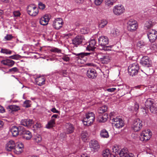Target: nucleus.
Returning <instances> with one entry per match:
<instances>
[{
  "mask_svg": "<svg viewBox=\"0 0 157 157\" xmlns=\"http://www.w3.org/2000/svg\"><path fill=\"white\" fill-rule=\"evenodd\" d=\"M98 42L101 46L102 47V49L105 51L111 50L113 45L106 46L109 43L108 37L105 36H101L98 39Z\"/></svg>",
  "mask_w": 157,
  "mask_h": 157,
  "instance_id": "nucleus-1",
  "label": "nucleus"
},
{
  "mask_svg": "<svg viewBox=\"0 0 157 157\" xmlns=\"http://www.w3.org/2000/svg\"><path fill=\"white\" fill-rule=\"evenodd\" d=\"M94 114L92 112H88L86 114V117L83 120V123L84 125L89 126L94 121Z\"/></svg>",
  "mask_w": 157,
  "mask_h": 157,
  "instance_id": "nucleus-2",
  "label": "nucleus"
},
{
  "mask_svg": "<svg viewBox=\"0 0 157 157\" xmlns=\"http://www.w3.org/2000/svg\"><path fill=\"white\" fill-rule=\"evenodd\" d=\"M151 135V132L150 130H145L141 133L140 136V140L141 141L146 142L150 139Z\"/></svg>",
  "mask_w": 157,
  "mask_h": 157,
  "instance_id": "nucleus-3",
  "label": "nucleus"
},
{
  "mask_svg": "<svg viewBox=\"0 0 157 157\" xmlns=\"http://www.w3.org/2000/svg\"><path fill=\"white\" fill-rule=\"evenodd\" d=\"M139 70L138 64L135 63L130 64L128 67V71L130 75L133 76L136 75Z\"/></svg>",
  "mask_w": 157,
  "mask_h": 157,
  "instance_id": "nucleus-4",
  "label": "nucleus"
},
{
  "mask_svg": "<svg viewBox=\"0 0 157 157\" xmlns=\"http://www.w3.org/2000/svg\"><path fill=\"white\" fill-rule=\"evenodd\" d=\"M74 54L78 56L77 58V59L76 61V62H77L78 64L82 63L81 62V58H82L84 56H88L93 57L94 56H95L96 55V53L93 52L90 53L82 52L79 53H74Z\"/></svg>",
  "mask_w": 157,
  "mask_h": 157,
  "instance_id": "nucleus-5",
  "label": "nucleus"
},
{
  "mask_svg": "<svg viewBox=\"0 0 157 157\" xmlns=\"http://www.w3.org/2000/svg\"><path fill=\"white\" fill-rule=\"evenodd\" d=\"M27 10L28 14L31 16H35L39 13L38 9L34 4L29 5L27 7Z\"/></svg>",
  "mask_w": 157,
  "mask_h": 157,
  "instance_id": "nucleus-6",
  "label": "nucleus"
},
{
  "mask_svg": "<svg viewBox=\"0 0 157 157\" xmlns=\"http://www.w3.org/2000/svg\"><path fill=\"white\" fill-rule=\"evenodd\" d=\"M142 126V121L139 119L137 118L133 121L132 128L135 131L137 132L141 129Z\"/></svg>",
  "mask_w": 157,
  "mask_h": 157,
  "instance_id": "nucleus-7",
  "label": "nucleus"
},
{
  "mask_svg": "<svg viewBox=\"0 0 157 157\" xmlns=\"http://www.w3.org/2000/svg\"><path fill=\"white\" fill-rule=\"evenodd\" d=\"M97 57L100 61L102 63L107 64L110 61V57L107 54L99 53L97 55Z\"/></svg>",
  "mask_w": 157,
  "mask_h": 157,
  "instance_id": "nucleus-8",
  "label": "nucleus"
},
{
  "mask_svg": "<svg viewBox=\"0 0 157 157\" xmlns=\"http://www.w3.org/2000/svg\"><path fill=\"white\" fill-rule=\"evenodd\" d=\"M91 151L93 153L98 152L100 148L99 144L97 140H93L89 143Z\"/></svg>",
  "mask_w": 157,
  "mask_h": 157,
  "instance_id": "nucleus-9",
  "label": "nucleus"
},
{
  "mask_svg": "<svg viewBox=\"0 0 157 157\" xmlns=\"http://www.w3.org/2000/svg\"><path fill=\"white\" fill-rule=\"evenodd\" d=\"M113 122V124L117 128H122L124 125V123L122 120L119 118H113L112 119Z\"/></svg>",
  "mask_w": 157,
  "mask_h": 157,
  "instance_id": "nucleus-10",
  "label": "nucleus"
},
{
  "mask_svg": "<svg viewBox=\"0 0 157 157\" xmlns=\"http://www.w3.org/2000/svg\"><path fill=\"white\" fill-rule=\"evenodd\" d=\"M84 40V38L83 36H77L72 39V44L75 47H77L82 43Z\"/></svg>",
  "mask_w": 157,
  "mask_h": 157,
  "instance_id": "nucleus-11",
  "label": "nucleus"
},
{
  "mask_svg": "<svg viewBox=\"0 0 157 157\" xmlns=\"http://www.w3.org/2000/svg\"><path fill=\"white\" fill-rule=\"evenodd\" d=\"M127 28L130 31H135L137 28L136 21L133 19L130 20L127 23Z\"/></svg>",
  "mask_w": 157,
  "mask_h": 157,
  "instance_id": "nucleus-12",
  "label": "nucleus"
},
{
  "mask_svg": "<svg viewBox=\"0 0 157 157\" xmlns=\"http://www.w3.org/2000/svg\"><path fill=\"white\" fill-rule=\"evenodd\" d=\"M63 24L62 18H57L53 21V26L55 29L58 30L62 27Z\"/></svg>",
  "mask_w": 157,
  "mask_h": 157,
  "instance_id": "nucleus-13",
  "label": "nucleus"
},
{
  "mask_svg": "<svg viewBox=\"0 0 157 157\" xmlns=\"http://www.w3.org/2000/svg\"><path fill=\"white\" fill-rule=\"evenodd\" d=\"M147 36L150 41L154 42L157 38V31L153 29L150 30L147 33Z\"/></svg>",
  "mask_w": 157,
  "mask_h": 157,
  "instance_id": "nucleus-14",
  "label": "nucleus"
},
{
  "mask_svg": "<svg viewBox=\"0 0 157 157\" xmlns=\"http://www.w3.org/2000/svg\"><path fill=\"white\" fill-rule=\"evenodd\" d=\"M113 11L115 15H120L124 12V9L122 5H117L113 7Z\"/></svg>",
  "mask_w": 157,
  "mask_h": 157,
  "instance_id": "nucleus-15",
  "label": "nucleus"
},
{
  "mask_svg": "<svg viewBox=\"0 0 157 157\" xmlns=\"http://www.w3.org/2000/svg\"><path fill=\"white\" fill-rule=\"evenodd\" d=\"M24 147V145L21 142L17 143L13 150L14 153L17 154H20L23 151Z\"/></svg>",
  "mask_w": 157,
  "mask_h": 157,
  "instance_id": "nucleus-16",
  "label": "nucleus"
},
{
  "mask_svg": "<svg viewBox=\"0 0 157 157\" xmlns=\"http://www.w3.org/2000/svg\"><path fill=\"white\" fill-rule=\"evenodd\" d=\"M140 63L144 66L149 67L151 65V61L148 56H144L141 58Z\"/></svg>",
  "mask_w": 157,
  "mask_h": 157,
  "instance_id": "nucleus-17",
  "label": "nucleus"
},
{
  "mask_svg": "<svg viewBox=\"0 0 157 157\" xmlns=\"http://www.w3.org/2000/svg\"><path fill=\"white\" fill-rule=\"evenodd\" d=\"M50 19V16L48 14H45L40 19V23L41 25H46L48 24Z\"/></svg>",
  "mask_w": 157,
  "mask_h": 157,
  "instance_id": "nucleus-18",
  "label": "nucleus"
},
{
  "mask_svg": "<svg viewBox=\"0 0 157 157\" xmlns=\"http://www.w3.org/2000/svg\"><path fill=\"white\" fill-rule=\"evenodd\" d=\"M22 129V130L21 133L22 135V138L26 140H30L32 136L31 133L29 131L23 129V128Z\"/></svg>",
  "mask_w": 157,
  "mask_h": 157,
  "instance_id": "nucleus-19",
  "label": "nucleus"
},
{
  "mask_svg": "<svg viewBox=\"0 0 157 157\" xmlns=\"http://www.w3.org/2000/svg\"><path fill=\"white\" fill-rule=\"evenodd\" d=\"M97 75L96 70L94 69H89L87 72V76L90 78L95 79Z\"/></svg>",
  "mask_w": 157,
  "mask_h": 157,
  "instance_id": "nucleus-20",
  "label": "nucleus"
},
{
  "mask_svg": "<svg viewBox=\"0 0 157 157\" xmlns=\"http://www.w3.org/2000/svg\"><path fill=\"white\" fill-rule=\"evenodd\" d=\"M15 143L12 140H10L6 144L5 148L6 151H10L14 150L15 147Z\"/></svg>",
  "mask_w": 157,
  "mask_h": 157,
  "instance_id": "nucleus-21",
  "label": "nucleus"
},
{
  "mask_svg": "<svg viewBox=\"0 0 157 157\" xmlns=\"http://www.w3.org/2000/svg\"><path fill=\"white\" fill-rule=\"evenodd\" d=\"M96 41L94 39L91 40L89 42V44L86 48L88 51H93L96 48Z\"/></svg>",
  "mask_w": 157,
  "mask_h": 157,
  "instance_id": "nucleus-22",
  "label": "nucleus"
},
{
  "mask_svg": "<svg viewBox=\"0 0 157 157\" xmlns=\"http://www.w3.org/2000/svg\"><path fill=\"white\" fill-rule=\"evenodd\" d=\"M35 82L36 84L39 86H41L45 83V78L43 76H39L35 79Z\"/></svg>",
  "mask_w": 157,
  "mask_h": 157,
  "instance_id": "nucleus-23",
  "label": "nucleus"
},
{
  "mask_svg": "<svg viewBox=\"0 0 157 157\" xmlns=\"http://www.w3.org/2000/svg\"><path fill=\"white\" fill-rule=\"evenodd\" d=\"M21 123V125L29 127L33 124V121L32 120L24 119L22 120Z\"/></svg>",
  "mask_w": 157,
  "mask_h": 157,
  "instance_id": "nucleus-24",
  "label": "nucleus"
},
{
  "mask_svg": "<svg viewBox=\"0 0 157 157\" xmlns=\"http://www.w3.org/2000/svg\"><path fill=\"white\" fill-rule=\"evenodd\" d=\"M65 132L67 134H69L72 133L74 130V128L73 125L70 123H66L65 125Z\"/></svg>",
  "mask_w": 157,
  "mask_h": 157,
  "instance_id": "nucleus-25",
  "label": "nucleus"
},
{
  "mask_svg": "<svg viewBox=\"0 0 157 157\" xmlns=\"http://www.w3.org/2000/svg\"><path fill=\"white\" fill-rule=\"evenodd\" d=\"M1 63L4 65H6L9 67H12L14 64L15 62L13 60L9 59H6L2 60Z\"/></svg>",
  "mask_w": 157,
  "mask_h": 157,
  "instance_id": "nucleus-26",
  "label": "nucleus"
},
{
  "mask_svg": "<svg viewBox=\"0 0 157 157\" xmlns=\"http://www.w3.org/2000/svg\"><path fill=\"white\" fill-rule=\"evenodd\" d=\"M10 131L12 136L14 137H16L18 136L19 133H20L21 131L19 130V128L16 126H13L10 129Z\"/></svg>",
  "mask_w": 157,
  "mask_h": 157,
  "instance_id": "nucleus-27",
  "label": "nucleus"
},
{
  "mask_svg": "<svg viewBox=\"0 0 157 157\" xmlns=\"http://www.w3.org/2000/svg\"><path fill=\"white\" fill-rule=\"evenodd\" d=\"M100 136L101 137L103 138H108L109 137V135L107 131L105 129H103L100 131Z\"/></svg>",
  "mask_w": 157,
  "mask_h": 157,
  "instance_id": "nucleus-28",
  "label": "nucleus"
},
{
  "mask_svg": "<svg viewBox=\"0 0 157 157\" xmlns=\"http://www.w3.org/2000/svg\"><path fill=\"white\" fill-rule=\"evenodd\" d=\"M128 153L126 149L123 148L120 151L119 154L120 157H126Z\"/></svg>",
  "mask_w": 157,
  "mask_h": 157,
  "instance_id": "nucleus-29",
  "label": "nucleus"
},
{
  "mask_svg": "<svg viewBox=\"0 0 157 157\" xmlns=\"http://www.w3.org/2000/svg\"><path fill=\"white\" fill-rule=\"evenodd\" d=\"M116 2L115 0H105V4L106 6L111 7Z\"/></svg>",
  "mask_w": 157,
  "mask_h": 157,
  "instance_id": "nucleus-30",
  "label": "nucleus"
},
{
  "mask_svg": "<svg viewBox=\"0 0 157 157\" xmlns=\"http://www.w3.org/2000/svg\"><path fill=\"white\" fill-rule=\"evenodd\" d=\"M153 101L151 100L150 99H147L145 103V105L146 108H153Z\"/></svg>",
  "mask_w": 157,
  "mask_h": 157,
  "instance_id": "nucleus-31",
  "label": "nucleus"
},
{
  "mask_svg": "<svg viewBox=\"0 0 157 157\" xmlns=\"http://www.w3.org/2000/svg\"><path fill=\"white\" fill-rule=\"evenodd\" d=\"M55 119H51L48 122V124L46 125V127L47 128H49L53 127L55 124Z\"/></svg>",
  "mask_w": 157,
  "mask_h": 157,
  "instance_id": "nucleus-32",
  "label": "nucleus"
},
{
  "mask_svg": "<svg viewBox=\"0 0 157 157\" xmlns=\"http://www.w3.org/2000/svg\"><path fill=\"white\" fill-rule=\"evenodd\" d=\"M107 117L106 115H100L98 118V120L100 122H105L107 121Z\"/></svg>",
  "mask_w": 157,
  "mask_h": 157,
  "instance_id": "nucleus-33",
  "label": "nucleus"
},
{
  "mask_svg": "<svg viewBox=\"0 0 157 157\" xmlns=\"http://www.w3.org/2000/svg\"><path fill=\"white\" fill-rule=\"evenodd\" d=\"M153 25V23L151 21L149 20L146 22L145 24V29H148L151 27Z\"/></svg>",
  "mask_w": 157,
  "mask_h": 157,
  "instance_id": "nucleus-34",
  "label": "nucleus"
},
{
  "mask_svg": "<svg viewBox=\"0 0 157 157\" xmlns=\"http://www.w3.org/2000/svg\"><path fill=\"white\" fill-rule=\"evenodd\" d=\"M111 154L109 149H106L102 152V155L104 157H108Z\"/></svg>",
  "mask_w": 157,
  "mask_h": 157,
  "instance_id": "nucleus-35",
  "label": "nucleus"
},
{
  "mask_svg": "<svg viewBox=\"0 0 157 157\" xmlns=\"http://www.w3.org/2000/svg\"><path fill=\"white\" fill-rule=\"evenodd\" d=\"M88 133L86 131H83L82 132L81 138L84 141L87 139L88 136Z\"/></svg>",
  "mask_w": 157,
  "mask_h": 157,
  "instance_id": "nucleus-36",
  "label": "nucleus"
},
{
  "mask_svg": "<svg viewBox=\"0 0 157 157\" xmlns=\"http://www.w3.org/2000/svg\"><path fill=\"white\" fill-rule=\"evenodd\" d=\"M108 22L105 20H101V22L99 25V27L102 28H104L107 24Z\"/></svg>",
  "mask_w": 157,
  "mask_h": 157,
  "instance_id": "nucleus-37",
  "label": "nucleus"
},
{
  "mask_svg": "<svg viewBox=\"0 0 157 157\" xmlns=\"http://www.w3.org/2000/svg\"><path fill=\"white\" fill-rule=\"evenodd\" d=\"M119 86H120V88H109L107 90L108 91V92H113L114 91L116 90L117 89V90H120L122 89L123 88V86L122 85H119Z\"/></svg>",
  "mask_w": 157,
  "mask_h": 157,
  "instance_id": "nucleus-38",
  "label": "nucleus"
},
{
  "mask_svg": "<svg viewBox=\"0 0 157 157\" xmlns=\"http://www.w3.org/2000/svg\"><path fill=\"white\" fill-rule=\"evenodd\" d=\"M119 34V31L117 29H113L111 33V35L114 37H116Z\"/></svg>",
  "mask_w": 157,
  "mask_h": 157,
  "instance_id": "nucleus-39",
  "label": "nucleus"
},
{
  "mask_svg": "<svg viewBox=\"0 0 157 157\" xmlns=\"http://www.w3.org/2000/svg\"><path fill=\"white\" fill-rule=\"evenodd\" d=\"M31 101L27 100L25 101L23 104V106L24 107L28 108L31 107Z\"/></svg>",
  "mask_w": 157,
  "mask_h": 157,
  "instance_id": "nucleus-40",
  "label": "nucleus"
},
{
  "mask_svg": "<svg viewBox=\"0 0 157 157\" xmlns=\"http://www.w3.org/2000/svg\"><path fill=\"white\" fill-rule=\"evenodd\" d=\"M0 52L2 53L9 54H10L12 53L11 51L5 48H2Z\"/></svg>",
  "mask_w": 157,
  "mask_h": 157,
  "instance_id": "nucleus-41",
  "label": "nucleus"
},
{
  "mask_svg": "<svg viewBox=\"0 0 157 157\" xmlns=\"http://www.w3.org/2000/svg\"><path fill=\"white\" fill-rule=\"evenodd\" d=\"M118 115V113L116 112H112L110 113V118L112 120V119L113 118H116L117 117H117Z\"/></svg>",
  "mask_w": 157,
  "mask_h": 157,
  "instance_id": "nucleus-42",
  "label": "nucleus"
},
{
  "mask_svg": "<svg viewBox=\"0 0 157 157\" xmlns=\"http://www.w3.org/2000/svg\"><path fill=\"white\" fill-rule=\"evenodd\" d=\"M35 141L37 143H39L41 142L42 138L41 136L39 135L36 136L34 138Z\"/></svg>",
  "mask_w": 157,
  "mask_h": 157,
  "instance_id": "nucleus-43",
  "label": "nucleus"
},
{
  "mask_svg": "<svg viewBox=\"0 0 157 157\" xmlns=\"http://www.w3.org/2000/svg\"><path fill=\"white\" fill-rule=\"evenodd\" d=\"M145 45L144 42L142 41H139L137 43V46L139 48H141Z\"/></svg>",
  "mask_w": 157,
  "mask_h": 157,
  "instance_id": "nucleus-44",
  "label": "nucleus"
},
{
  "mask_svg": "<svg viewBox=\"0 0 157 157\" xmlns=\"http://www.w3.org/2000/svg\"><path fill=\"white\" fill-rule=\"evenodd\" d=\"M112 150L113 152L115 153L116 154H119V148L117 146H114L113 147Z\"/></svg>",
  "mask_w": 157,
  "mask_h": 157,
  "instance_id": "nucleus-45",
  "label": "nucleus"
},
{
  "mask_svg": "<svg viewBox=\"0 0 157 157\" xmlns=\"http://www.w3.org/2000/svg\"><path fill=\"white\" fill-rule=\"evenodd\" d=\"M61 58L66 62L69 61L70 60V57L67 55L63 56Z\"/></svg>",
  "mask_w": 157,
  "mask_h": 157,
  "instance_id": "nucleus-46",
  "label": "nucleus"
},
{
  "mask_svg": "<svg viewBox=\"0 0 157 157\" xmlns=\"http://www.w3.org/2000/svg\"><path fill=\"white\" fill-rule=\"evenodd\" d=\"M13 36L11 34H7L5 37V39L7 40H10L13 38Z\"/></svg>",
  "mask_w": 157,
  "mask_h": 157,
  "instance_id": "nucleus-47",
  "label": "nucleus"
},
{
  "mask_svg": "<svg viewBox=\"0 0 157 157\" xmlns=\"http://www.w3.org/2000/svg\"><path fill=\"white\" fill-rule=\"evenodd\" d=\"M9 71L10 72H13V73L16 72H18L19 69L16 67H14L11 68L9 70Z\"/></svg>",
  "mask_w": 157,
  "mask_h": 157,
  "instance_id": "nucleus-48",
  "label": "nucleus"
},
{
  "mask_svg": "<svg viewBox=\"0 0 157 157\" xmlns=\"http://www.w3.org/2000/svg\"><path fill=\"white\" fill-rule=\"evenodd\" d=\"M39 5V8L40 9H41L42 10H44L45 7V5L43 4L42 2H40L38 4Z\"/></svg>",
  "mask_w": 157,
  "mask_h": 157,
  "instance_id": "nucleus-49",
  "label": "nucleus"
},
{
  "mask_svg": "<svg viewBox=\"0 0 157 157\" xmlns=\"http://www.w3.org/2000/svg\"><path fill=\"white\" fill-rule=\"evenodd\" d=\"M51 52H54L59 53L61 52V50L57 48H54L51 50Z\"/></svg>",
  "mask_w": 157,
  "mask_h": 157,
  "instance_id": "nucleus-50",
  "label": "nucleus"
},
{
  "mask_svg": "<svg viewBox=\"0 0 157 157\" xmlns=\"http://www.w3.org/2000/svg\"><path fill=\"white\" fill-rule=\"evenodd\" d=\"M103 0H95L94 3L96 6H99L101 4Z\"/></svg>",
  "mask_w": 157,
  "mask_h": 157,
  "instance_id": "nucleus-51",
  "label": "nucleus"
},
{
  "mask_svg": "<svg viewBox=\"0 0 157 157\" xmlns=\"http://www.w3.org/2000/svg\"><path fill=\"white\" fill-rule=\"evenodd\" d=\"M107 110V109H98V112L99 113H102L106 112Z\"/></svg>",
  "mask_w": 157,
  "mask_h": 157,
  "instance_id": "nucleus-52",
  "label": "nucleus"
},
{
  "mask_svg": "<svg viewBox=\"0 0 157 157\" xmlns=\"http://www.w3.org/2000/svg\"><path fill=\"white\" fill-rule=\"evenodd\" d=\"M14 17H18L20 16L21 14L19 11H15L13 13Z\"/></svg>",
  "mask_w": 157,
  "mask_h": 157,
  "instance_id": "nucleus-53",
  "label": "nucleus"
},
{
  "mask_svg": "<svg viewBox=\"0 0 157 157\" xmlns=\"http://www.w3.org/2000/svg\"><path fill=\"white\" fill-rule=\"evenodd\" d=\"M42 125L39 122H37L36 124L34 126L33 128H40L42 127Z\"/></svg>",
  "mask_w": 157,
  "mask_h": 157,
  "instance_id": "nucleus-54",
  "label": "nucleus"
},
{
  "mask_svg": "<svg viewBox=\"0 0 157 157\" xmlns=\"http://www.w3.org/2000/svg\"><path fill=\"white\" fill-rule=\"evenodd\" d=\"M9 112L11 113H14V112H16L19 110L20 109H9Z\"/></svg>",
  "mask_w": 157,
  "mask_h": 157,
  "instance_id": "nucleus-55",
  "label": "nucleus"
},
{
  "mask_svg": "<svg viewBox=\"0 0 157 157\" xmlns=\"http://www.w3.org/2000/svg\"><path fill=\"white\" fill-rule=\"evenodd\" d=\"M149 109L153 113L155 114L157 113V109Z\"/></svg>",
  "mask_w": 157,
  "mask_h": 157,
  "instance_id": "nucleus-56",
  "label": "nucleus"
},
{
  "mask_svg": "<svg viewBox=\"0 0 157 157\" xmlns=\"http://www.w3.org/2000/svg\"><path fill=\"white\" fill-rule=\"evenodd\" d=\"M86 65L88 66H92L94 67H96V65L93 63H88L86 64Z\"/></svg>",
  "mask_w": 157,
  "mask_h": 157,
  "instance_id": "nucleus-57",
  "label": "nucleus"
},
{
  "mask_svg": "<svg viewBox=\"0 0 157 157\" xmlns=\"http://www.w3.org/2000/svg\"><path fill=\"white\" fill-rule=\"evenodd\" d=\"M4 125V123L3 122L0 120V130H2L3 128Z\"/></svg>",
  "mask_w": 157,
  "mask_h": 157,
  "instance_id": "nucleus-58",
  "label": "nucleus"
},
{
  "mask_svg": "<svg viewBox=\"0 0 157 157\" xmlns=\"http://www.w3.org/2000/svg\"><path fill=\"white\" fill-rule=\"evenodd\" d=\"M51 110L54 113H59V111L57 110L56 109H51Z\"/></svg>",
  "mask_w": 157,
  "mask_h": 157,
  "instance_id": "nucleus-59",
  "label": "nucleus"
},
{
  "mask_svg": "<svg viewBox=\"0 0 157 157\" xmlns=\"http://www.w3.org/2000/svg\"><path fill=\"white\" fill-rule=\"evenodd\" d=\"M9 58L12 59H17V56L16 55L10 56Z\"/></svg>",
  "mask_w": 157,
  "mask_h": 157,
  "instance_id": "nucleus-60",
  "label": "nucleus"
},
{
  "mask_svg": "<svg viewBox=\"0 0 157 157\" xmlns=\"http://www.w3.org/2000/svg\"><path fill=\"white\" fill-rule=\"evenodd\" d=\"M81 157H90V156L87 154L86 153H84L81 155Z\"/></svg>",
  "mask_w": 157,
  "mask_h": 157,
  "instance_id": "nucleus-61",
  "label": "nucleus"
},
{
  "mask_svg": "<svg viewBox=\"0 0 157 157\" xmlns=\"http://www.w3.org/2000/svg\"><path fill=\"white\" fill-rule=\"evenodd\" d=\"M126 157H135L134 155L131 153H129L128 155Z\"/></svg>",
  "mask_w": 157,
  "mask_h": 157,
  "instance_id": "nucleus-62",
  "label": "nucleus"
},
{
  "mask_svg": "<svg viewBox=\"0 0 157 157\" xmlns=\"http://www.w3.org/2000/svg\"><path fill=\"white\" fill-rule=\"evenodd\" d=\"M81 32H82V33L83 34L86 33L87 32L86 30L85 29V28H82L81 29Z\"/></svg>",
  "mask_w": 157,
  "mask_h": 157,
  "instance_id": "nucleus-63",
  "label": "nucleus"
},
{
  "mask_svg": "<svg viewBox=\"0 0 157 157\" xmlns=\"http://www.w3.org/2000/svg\"><path fill=\"white\" fill-rule=\"evenodd\" d=\"M74 1L77 3H80L82 2L83 0H74Z\"/></svg>",
  "mask_w": 157,
  "mask_h": 157,
  "instance_id": "nucleus-64",
  "label": "nucleus"
}]
</instances>
